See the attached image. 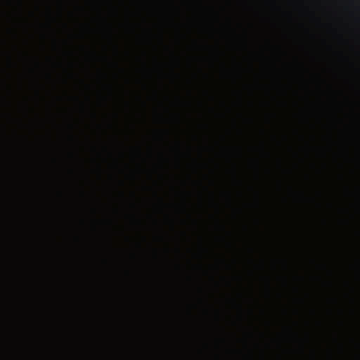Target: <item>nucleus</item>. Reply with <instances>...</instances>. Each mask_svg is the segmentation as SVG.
<instances>
[{
    "label": "nucleus",
    "instance_id": "nucleus-6",
    "mask_svg": "<svg viewBox=\"0 0 360 360\" xmlns=\"http://www.w3.org/2000/svg\"><path fill=\"white\" fill-rule=\"evenodd\" d=\"M258 203H259V200H258V198H257L256 204L257 205Z\"/></svg>",
    "mask_w": 360,
    "mask_h": 360
},
{
    "label": "nucleus",
    "instance_id": "nucleus-1",
    "mask_svg": "<svg viewBox=\"0 0 360 360\" xmlns=\"http://www.w3.org/2000/svg\"><path fill=\"white\" fill-rule=\"evenodd\" d=\"M299 200H302V201L314 200L313 199H311V198L309 199V198H305L303 195H299Z\"/></svg>",
    "mask_w": 360,
    "mask_h": 360
},
{
    "label": "nucleus",
    "instance_id": "nucleus-5",
    "mask_svg": "<svg viewBox=\"0 0 360 360\" xmlns=\"http://www.w3.org/2000/svg\"><path fill=\"white\" fill-rule=\"evenodd\" d=\"M359 203H360V200H359V198L358 197L357 204L359 205Z\"/></svg>",
    "mask_w": 360,
    "mask_h": 360
},
{
    "label": "nucleus",
    "instance_id": "nucleus-2",
    "mask_svg": "<svg viewBox=\"0 0 360 360\" xmlns=\"http://www.w3.org/2000/svg\"><path fill=\"white\" fill-rule=\"evenodd\" d=\"M165 205V202H164L163 200H162V198H158V203H157V205H158V206H161V207H162V206H164Z\"/></svg>",
    "mask_w": 360,
    "mask_h": 360
},
{
    "label": "nucleus",
    "instance_id": "nucleus-4",
    "mask_svg": "<svg viewBox=\"0 0 360 360\" xmlns=\"http://www.w3.org/2000/svg\"><path fill=\"white\" fill-rule=\"evenodd\" d=\"M211 202L212 204H214V205H216L217 203L215 202V201L213 200V198H212V200H211Z\"/></svg>",
    "mask_w": 360,
    "mask_h": 360
},
{
    "label": "nucleus",
    "instance_id": "nucleus-7",
    "mask_svg": "<svg viewBox=\"0 0 360 360\" xmlns=\"http://www.w3.org/2000/svg\"><path fill=\"white\" fill-rule=\"evenodd\" d=\"M185 204H186V202H185V200H184V201L183 202V205H185Z\"/></svg>",
    "mask_w": 360,
    "mask_h": 360
},
{
    "label": "nucleus",
    "instance_id": "nucleus-3",
    "mask_svg": "<svg viewBox=\"0 0 360 360\" xmlns=\"http://www.w3.org/2000/svg\"><path fill=\"white\" fill-rule=\"evenodd\" d=\"M227 202L228 204H231V200L229 195L227 196Z\"/></svg>",
    "mask_w": 360,
    "mask_h": 360
}]
</instances>
